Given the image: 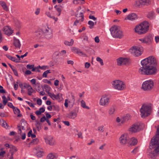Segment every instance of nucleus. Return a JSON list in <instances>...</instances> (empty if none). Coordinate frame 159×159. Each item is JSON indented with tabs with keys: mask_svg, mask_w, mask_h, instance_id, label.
I'll return each mask as SVG.
<instances>
[{
	"mask_svg": "<svg viewBox=\"0 0 159 159\" xmlns=\"http://www.w3.org/2000/svg\"><path fill=\"white\" fill-rule=\"evenodd\" d=\"M142 66L140 67L139 72L141 74L152 75L155 74L157 72V62L155 58L150 56L141 61Z\"/></svg>",
	"mask_w": 159,
	"mask_h": 159,
	"instance_id": "f257e3e1",
	"label": "nucleus"
},
{
	"mask_svg": "<svg viewBox=\"0 0 159 159\" xmlns=\"http://www.w3.org/2000/svg\"><path fill=\"white\" fill-rule=\"evenodd\" d=\"M147 153L148 157L152 159L155 158L156 154L159 155V125L157 128L156 135L151 140L150 148Z\"/></svg>",
	"mask_w": 159,
	"mask_h": 159,
	"instance_id": "f03ea898",
	"label": "nucleus"
},
{
	"mask_svg": "<svg viewBox=\"0 0 159 159\" xmlns=\"http://www.w3.org/2000/svg\"><path fill=\"white\" fill-rule=\"evenodd\" d=\"M110 30L111 34L113 38L121 39L124 36L123 32L117 26H113L110 28Z\"/></svg>",
	"mask_w": 159,
	"mask_h": 159,
	"instance_id": "7ed1b4c3",
	"label": "nucleus"
},
{
	"mask_svg": "<svg viewBox=\"0 0 159 159\" xmlns=\"http://www.w3.org/2000/svg\"><path fill=\"white\" fill-rule=\"evenodd\" d=\"M151 110L152 108L150 106L147 104H143L140 109L141 117L144 118L149 116Z\"/></svg>",
	"mask_w": 159,
	"mask_h": 159,
	"instance_id": "20e7f679",
	"label": "nucleus"
},
{
	"mask_svg": "<svg viewBox=\"0 0 159 159\" xmlns=\"http://www.w3.org/2000/svg\"><path fill=\"white\" fill-rule=\"evenodd\" d=\"M143 51V48L140 46H134L129 49V52L135 57L141 56L142 54Z\"/></svg>",
	"mask_w": 159,
	"mask_h": 159,
	"instance_id": "39448f33",
	"label": "nucleus"
},
{
	"mask_svg": "<svg viewBox=\"0 0 159 159\" xmlns=\"http://www.w3.org/2000/svg\"><path fill=\"white\" fill-rule=\"evenodd\" d=\"M112 87L115 89L122 90L126 88L125 84L124 82L119 80H115L111 82Z\"/></svg>",
	"mask_w": 159,
	"mask_h": 159,
	"instance_id": "423d86ee",
	"label": "nucleus"
},
{
	"mask_svg": "<svg viewBox=\"0 0 159 159\" xmlns=\"http://www.w3.org/2000/svg\"><path fill=\"white\" fill-rule=\"evenodd\" d=\"M110 98L106 94H104L101 96L100 99L99 104L102 106L107 107L109 104Z\"/></svg>",
	"mask_w": 159,
	"mask_h": 159,
	"instance_id": "0eeeda50",
	"label": "nucleus"
},
{
	"mask_svg": "<svg viewBox=\"0 0 159 159\" xmlns=\"http://www.w3.org/2000/svg\"><path fill=\"white\" fill-rule=\"evenodd\" d=\"M154 83L152 80H147L144 82L142 85V88L146 91L151 90L153 88Z\"/></svg>",
	"mask_w": 159,
	"mask_h": 159,
	"instance_id": "6e6552de",
	"label": "nucleus"
},
{
	"mask_svg": "<svg viewBox=\"0 0 159 159\" xmlns=\"http://www.w3.org/2000/svg\"><path fill=\"white\" fill-rule=\"evenodd\" d=\"M129 139L127 134L124 133L120 135L119 139V141L121 145H125L128 143Z\"/></svg>",
	"mask_w": 159,
	"mask_h": 159,
	"instance_id": "1a4fd4ad",
	"label": "nucleus"
},
{
	"mask_svg": "<svg viewBox=\"0 0 159 159\" xmlns=\"http://www.w3.org/2000/svg\"><path fill=\"white\" fill-rule=\"evenodd\" d=\"M142 129L141 125L139 123H137L133 125L129 129V130L132 133H134L139 131Z\"/></svg>",
	"mask_w": 159,
	"mask_h": 159,
	"instance_id": "9d476101",
	"label": "nucleus"
},
{
	"mask_svg": "<svg viewBox=\"0 0 159 159\" xmlns=\"http://www.w3.org/2000/svg\"><path fill=\"white\" fill-rule=\"evenodd\" d=\"M45 37L47 39H51L53 37L52 31L51 29L48 27L43 30Z\"/></svg>",
	"mask_w": 159,
	"mask_h": 159,
	"instance_id": "9b49d317",
	"label": "nucleus"
},
{
	"mask_svg": "<svg viewBox=\"0 0 159 159\" xmlns=\"http://www.w3.org/2000/svg\"><path fill=\"white\" fill-rule=\"evenodd\" d=\"M153 38L151 35L149 34L145 36L144 38L139 39V40L142 43L148 45L151 44L153 41Z\"/></svg>",
	"mask_w": 159,
	"mask_h": 159,
	"instance_id": "f8f14e48",
	"label": "nucleus"
},
{
	"mask_svg": "<svg viewBox=\"0 0 159 159\" xmlns=\"http://www.w3.org/2000/svg\"><path fill=\"white\" fill-rule=\"evenodd\" d=\"M117 61L118 66L129 65L130 64L129 60L126 58L120 57L117 60Z\"/></svg>",
	"mask_w": 159,
	"mask_h": 159,
	"instance_id": "ddd939ff",
	"label": "nucleus"
},
{
	"mask_svg": "<svg viewBox=\"0 0 159 159\" xmlns=\"http://www.w3.org/2000/svg\"><path fill=\"white\" fill-rule=\"evenodd\" d=\"M150 2V0H137L135 2V5L137 7H141L148 5Z\"/></svg>",
	"mask_w": 159,
	"mask_h": 159,
	"instance_id": "4468645a",
	"label": "nucleus"
},
{
	"mask_svg": "<svg viewBox=\"0 0 159 159\" xmlns=\"http://www.w3.org/2000/svg\"><path fill=\"white\" fill-rule=\"evenodd\" d=\"M45 142L47 144L53 146L56 144L55 140L51 136H48L44 138Z\"/></svg>",
	"mask_w": 159,
	"mask_h": 159,
	"instance_id": "2eb2a0df",
	"label": "nucleus"
},
{
	"mask_svg": "<svg viewBox=\"0 0 159 159\" xmlns=\"http://www.w3.org/2000/svg\"><path fill=\"white\" fill-rule=\"evenodd\" d=\"M135 31L136 33L139 34H144L147 32L140 24L135 27Z\"/></svg>",
	"mask_w": 159,
	"mask_h": 159,
	"instance_id": "dca6fc26",
	"label": "nucleus"
},
{
	"mask_svg": "<svg viewBox=\"0 0 159 159\" xmlns=\"http://www.w3.org/2000/svg\"><path fill=\"white\" fill-rule=\"evenodd\" d=\"M77 112L76 110H73L66 114L67 117L71 119H74L77 115Z\"/></svg>",
	"mask_w": 159,
	"mask_h": 159,
	"instance_id": "f3484780",
	"label": "nucleus"
},
{
	"mask_svg": "<svg viewBox=\"0 0 159 159\" xmlns=\"http://www.w3.org/2000/svg\"><path fill=\"white\" fill-rule=\"evenodd\" d=\"M116 107L115 105H113L111 106L109 108L108 113L109 116H112L115 114L116 110Z\"/></svg>",
	"mask_w": 159,
	"mask_h": 159,
	"instance_id": "a211bd4d",
	"label": "nucleus"
},
{
	"mask_svg": "<svg viewBox=\"0 0 159 159\" xmlns=\"http://www.w3.org/2000/svg\"><path fill=\"white\" fill-rule=\"evenodd\" d=\"M138 18L137 14L135 13H132L128 15L125 18V20H129L131 21H134Z\"/></svg>",
	"mask_w": 159,
	"mask_h": 159,
	"instance_id": "6ab92c4d",
	"label": "nucleus"
},
{
	"mask_svg": "<svg viewBox=\"0 0 159 159\" xmlns=\"http://www.w3.org/2000/svg\"><path fill=\"white\" fill-rule=\"evenodd\" d=\"M2 31L4 33L8 36H10L13 33V31L11 29V28L8 26H6L4 27L2 29Z\"/></svg>",
	"mask_w": 159,
	"mask_h": 159,
	"instance_id": "aec40b11",
	"label": "nucleus"
},
{
	"mask_svg": "<svg viewBox=\"0 0 159 159\" xmlns=\"http://www.w3.org/2000/svg\"><path fill=\"white\" fill-rule=\"evenodd\" d=\"M72 50L75 53L80 56H86V55L81 51V50L79 48L73 47L72 48Z\"/></svg>",
	"mask_w": 159,
	"mask_h": 159,
	"instance_id": "412c9836",
	"label": "nucleus"
},
{
	"mask_svg": "<svg viewBox=\"0 0 159 159\" xmlns=\"http://www.w3.org/2000/svg\"><path fill=\"white\" fill-rule=\"evenodd\" d=\"M140 25L147 32L148 31L150 26V24L148 22L146 21H144L140 23Z\"/></svg>",
	"mask_w": 159,
	"mask_h": 159,
	"instance_id": "4be33fe9",
	"label": "nucleus"
},
{
	"mask_svg": "<svg viewBox=\"0 0 159 159\" xmlns=\"http://www.w3.org/2000/svg\"><path fill=\"white\" fill-rule=\"evenodd\" d=\"M25 88H27L28 91V95L30 96L32 95L33 93L35 92V91L34 90L31 86L29 84H25L24 85Z\"/></svg>",
	"mask_w": 159,
	"mask_h": 159,
	"instance_id": "5701e85b",
	"label": "nucleus"
},
{
	"mask_svg": "<svg viewBox=\"0 0 159 159\" xmlns=\"http://www.w3.org/2000/svg\"><path fill=\"white\" fill-rule=\"evenodd\" d=\"M13 44L16 48H20L21 44L19 40L14 37V39Z\"/></svg>",
	"mask_w": 159,
	"mask_h": 159,
	"instance_id": "b1692460",
	"label": "nucleus"
},
{
	"mask_svg": "<svg viewBox=\"0 0 159 159\" xmlns=\"http://www.w3.org/2000/svg\"><path fill=\"white\" fill-rule=\"evenodd\" d=\"M84 11L79 12V11H78L76 14L75 16L77 17L81 18V19H80L81 21H83L84 20Z\"/></svg>",
	"mask_w": 159,
	"mask_h": 159,
	"instance_id": "393cba45",
	"label": "nucleus"
},
{
	"mask_svg": "<svg viewBox=\"0 0 159 159\" xmlns=\"http://www.w3.org/2000/svg\"><path fill=\"white\" fill-rule=\"evenodd\" d=\"M138 141L136 139L134 138H132L130 139V141L129 143L128 146H134L136 145Z\"/></svg>",
	"mask_w": 159,
	"mask_h": 159,
	"instance_id": "a878e982",
	"label": "nucleus"
},
{
	"mask_svg": "<svg viewBox=\"0 0 159 159\" xmlns=\"http://www.w3.org/2000/svg\"><path fill=\"white\" fill-rule=\"evenodd\" d=\"M131 118L129 114H127L126 116L123 117L121 121V123L123 124L129 120Z\"/></svg>",
	"mask_w": 159,
	"mask_h": 159,
	"instance_id": "bb28decb",
	"label": "nucleus"
},
{
	"mask_svg": "<svg viewBox=\"0 0 159 159\" xmlns=\"http://www.w3.org/2000/svg\"><path fill=\"white\" fill-rule=\"evenodd\" d=\"M43 33V30H38L34 32V35L35 37L40 38L41 36Z\"/></svg>",
	"mask_w": 159,
	"mask_h": 159,
	"instance_id": "cd10ccee",
	"label": "nucleus"
},
{
	"mask_svg": "<svg viewBox=\"0 0 159 159\" xmlns=\"http://www.w3.org/2000/svg\"><path fill=\"white\" fill-rule=\"evenodd\" d=\"M13 109L14 113L16 115H17V117H20L22 116L21 114L20 113V110L17 107H15Z\"/></svg>",
	"mask_w": 159,
	"mask_h": 159,
	"instance_id": "c85d7f7f",
	"label": "nucleus"
},
{
	"mask_svg": "<svg viewBox=\"0 0 159 159\" xmlns=\"http://www.w3.org/2000/svg\"><path fill=\"white\" fill-rule=\"evenodd\" d=\"M155 13L153 11L149 12L147 15V17L150 20L153 19L155 17Z\"/></svg>",
	"mask_w": 159,
	"mask_h": 159,
	"instance_id": "c756f323",
	"label": "nucleus"
},
{
	"mask_svg": "<svg viewBox=\"0 0 159 159\" xmlns=\"http://www.w3.org/2000/svg\"><path fill=\"white\" fill-rule=\"evenodd\" d=\"M10 152L11 153V155H13L14 153L16 152L17 150V148L16 147L13 146L12 145H10Z\"/></svg>",
	"mask_w": 159,
	"mask_h": 159,
	"instance_id": "7c9ffc66",
	"label": "nucleus"
},
{
	"mask_svg": "<svg viewBox=\"0 0 159 159\" xmlns=\"http://www.w3.org/2000/svg\"><path fill=\"white\" fill-rule=\"evenodd\" d=\"M0 4L4 10L6 11H8V7L4 2L2 1H0Z\"/></svg>",
	"mask_w": 159,
	"mask_h": 159,
	"instance_id": "2f4dec72",
	"label": "nucleus"
},
{
	"mask_svg": "<svg viewBox=\"0 0 159 159\" xmlns=\"http://www.w3.org/2000/svg\"><path fill=\"white\" fill-rule=\"evenodd\" d=\"M6 56L9 59L11 60L12 61L16 63H18V61H17V59L15 57H13L8 54H7Z\"/></svg>",
	"mask_w": 159,
	"mask_h": 159,
	"instance_id": "473e14b6",
	"label": "nucleus"
},
{
	"mask_svg": "<svg viewBox=\"0 0 159 159\" xmlns=\"http://www.w3.org/2000/svg\"><path fill=\"white\" fill-rule=\"evenodd\" d=\"M56 154L52 153L48 154L47 156V159H56Z\"/></svg>",
	"mask_w": 159,
	"mask_h": 159,
	"instance_id": "72a5a7b5",
	"label": "nucleus"
},
{
	"mask_svg": "<svg viewBox=\"0 0 159 159\" xmlns=\"http://www.w3.org/2000/svg\"><path fill=\"white\" fill-rule=\"evenodd\" d=\"M75 101V97L73 94L71 95V99L69 101L70 103H71V105L72 107L74 105Z\"/></svg>",
	"mask_w": 159,
	"mask_h": 159,
	"instance_id": "f704fd0d",
	"label": "nucleus"
},
{
	"mask_svg": "<svg viewBox=\"0 0 159 159\" xmlns=\"http://www.w3.org/2000/svg\"><path fill=\"white\" fill-rule=\"evenodd\" d=\"M45 110V109L44 108L41 107L39 109V110L36 111L35 113L37 115H39L41 114V113L44 112Z\"/></svg>",
	"mask_w": 159,
	"mask_h": 159,
	"instance_id": "c9c22d12",
	"label": "nucleus"
},
{
	"mask_svg": "<svg viewBox=\"0 0 159 159\" xmlns=\"http://www.w3.org/2000/svg\"><path fill=\"white\" fill-rule=\"evenodd\" d=\"M80 103L81 106L84 108H85L87 109H89V107L86 105L85 102L83 100H82L81 101Z\"/></svg>",
	"mask_w": 159,
	"mask_h": 159,
	"instance_id": "e433bc0d",
	"label": "nucleus"
},
{
	"mask_svg": "<svg viewBox=\"0 0 159 159\" xmlns=\"http://www.w3.org/2000/svg\"><path fill=\"white\" fill-rule=\"evenodd\" d=\"M0 122L1 125H2V127L6 128H8V126L7 123L6 122V121H5L3 120L2 119V120H0Z\"/></svg>",
	"mask_w": 159,
	"mask_h": 159,
	"instance_id": "4c0bfd02",
	"label": "nucleus"
},
{
	"mask_svg": "<svg viewBox=\"0 0 159 159\" xmlns=\"http://www.w3.org/2000/svg\"><path fill=\"white\" fill-rule=\"evenodd\" d=\"M74 43V40L73 39H71L70 41H65L64 42V43L66 45L69 46H72Z\"/></svg>",
	"mask_w": 159,
	"mask_h": 159,
	"instance_id": "58836bf2",
	"label": "nucleus"
},
{
	"mask_svg": "<svg viewBox=\"0 0 159 159\" xmlns=\"http://www.w3.org/2000/svg\"><path fill=\"white\" fill-rule=\"evenodd\" d=\"M88 24L89 25V28L90 29H92L93 28L94 25V23L93 21L89 20L88 21Z\"/></svg>",
	"mask_w": 159,
	"mask_h": 159,
	"instance_id": "ea45409f",
	"label": "nucleus"
},
{
	"mask_svg": "<svg viewBox=\"0 0 159 159\" xmlns=\"http://www.w3.org/2000/svg\"><path fill=\"white\" fill-rule=\"evenodd\" d=\"M48 94L50 97L53 100L56 99V95L54 94L53 93H48Z\"/></svg>",
	"mask_w": 159,
	"mask_h": 159,
	"instance_id": "a19ab883",
	"label": "nucleus"
},
{
	"mask_svg": "<svg viewBox=\"0 0 159 159\" xmlns=\"http://www.w3.org/2000/svg\"><path fill=\"white\" fill-rule=\"evenodd\" d=\"M96 60L100 63L101 66H103L104 65L103 60L100 57H97L96 58Z\"/></svg>",
	"mask_w": 159,
	"mask_h": 159,
	"instance_id": "79ce46f5",
	"label": "nucleus"
},
{
	"mask_svg": "<svg viewBox=\"0 0 159 159\" xmlns=\"http://www.w3.org/2000/svg\"><path fill=\"white\" fill-rule=\"evenodd\" d=\"M2 98L3 99V103L4 105H6L7 102V100L5 95H3Z\"/></svg>",
	"mask_w": 159,
	"mask_h": 159,
	"instance_id": "37998d69",
	"label": "nucleus"
},
{
	"mask_svg": "<svg viewBox=\"0 0 159 159\" xmlns=\"http://www.w3.org/2000/svg\"><path fill=\"white\" fill-rule=\"evenodd\" d=\"M50 70H47L44 71L43 74V77L46 78L47 76V75L48 73H50Z\"/></svg>",
	"mask_w": 159,
	"mask_h": 159,
	"instance_id": "c03bdc74",
	"label": "nucleus"
},
{
	"mask_svg": "<svg viewBox=\"0 0 159 159\" xmlns=\"http://www.w3.org/2000/svg\"><path fill=\"white\" fill-rule=\"evenodd\" d=\"M53 110L56 111H58L59 110V107L57 105H52Z\"/></svg>",
	"mask_w": 159,
	"mask_h": 159,
	"instance_id": "a18cd8bd",
	"label": "nucleus"
},
{
	"mask_svg": "<svg viewBox=\"0 0 159 159\" xmlns=\"http://www.w3.org/2000/svg\"><path fill=\"white\" fill-rule=\"evenodd\" d=\"M44 154L43 152L40 151V152H37L36 153L37 156L39 157H41Z\"/></svg>",
	"mask_w": 159,
	"mask_h": 159,
	"instance_id": "49530a36",
	"label": "nucleus"
},
{
	"mask_svg": "<svg viewBox=\"0 0 159 159\" xmlns=\"http://www.w3.org/2000/svg\"><path fill=\"white\" fill-rule=\"evenodd\" d=\"M17 129H18V133L21 135V133H22L23 132L22 131L23 130L20 127V125H18Z\"/></svg>",
	"mask_w": 159,
	"mask_h": 159,
	"instance_id": "de8ad7c7",
	"label": "nucleus"
},
{
	"mask_svg": "<svg viewBox=\"0 0 159 159\" xmlns=\"http://www.w3.org/2000/svg\"><path fill=\"white\" fill-rule=\"evenodd\" d=\"M39 142V140L38 139L36 138L33 139L32 141L30 143H33L34 144H37Z\"/></svg>",
	"mask_w": 159,
	"mask_h": 159,
	"instance_id": "09e8293b",
	"label": "nucleus"
},
{
	"mask_svg": "<svg viewBox=\"0 0 159 159\" xmlns=\"http://www.w3.org/2000/svg\"><path fill=\"white\" fill-rule=\"evenodd\" d=\"M54 7L56 8L57 11L59 13L58 15H60V13L61 11V8H60V7H57V5L55 6Z\"/></svg>",
	"mask_w": 159,
	"mask_h": 159,
	"instance_id": "8fccbe9b",
	"label": "nucleus"
},
{
	"mask_svg": "<svg viewBox=\"0 0 159 159\" xmlns=\"http://www.w3.org/2000/svg\"><path fill=\"white\" fill-rule=\"evenodd\" d=\"M35 150L36 152H40V151L43 152V149L41 148L38 147L35 148Z\"/></svg>",
	"mask_w": 159,
	"mask_h": 159,
	"instance_id": "3c124183",
	"label": "nucleus"
},
{
	"mask_svg": "<svg viewBox=\"0 0 159 159\" xmlns=\"http://www.w3.org/2000/svg\"><path fill=\"white\" fill-rule=\"evenodd\" d=\"M98 130L102 132H103L104 131V126H101L98 128Z\"/></svg>",
	"mask_w": 159,
	"mask_h": 159,
	"instance_id": "603ef678",
	"label": "nucleus"
},
{
	"mask_svg": "<svg viewBox=\"0 0 159 159\" xmlns=\"http://www.w3.org/2000/svg\"><path fill=\"white\" fill-rule=\"evenodd\" d=\"M80 20L79 19V20H76L74 22V25H77V24L80 23V24L83 21H80Z\"/></svg>",
	"mask_w": 159,
	"mask_h": 159,
	"instance_id": "864d4df0",
	"label": "nucleus"
},
{
	"mask_svg": "<svg viewBox=\"0 0 159 159\" xmlns=\"http://www.w3.org/2000/svg\"><path fill=\"white\" fill-rule=\"evenodd\" d=\"M44 88L46 90L49 91L51 89V88L48 85L45 84L44 85Z\"/></svg>",
	"mask_w": 159,
	"mask_h": 159,
	"instance_id": "5fc2aeb1",
	"label": "nucleus"
},
{
	"mask_svg": "<svg viewBox=\"0 0 159 159\" xmlns=\"http://www.w3.org/2000/svg\"><path fill=\"white\" fill-rule=\"evenodd\" d=\"M34 66V65H30L29 64L27 65L26 66V67L27 69H31Z\"/></svg>",
	"mask_w": 159,
	"mask_h": 159,
	"instance_id": "6e6d98bb",
	"label": "nucleus"
},
{
	"mask_svg": "<svg viewBox=\"0 0 159 159\" xmlns=\"http://www.w3.org/2000/svg\"><path fill=\"white\" fill-rule=\"evenodd\" d=\"M138 151V147H137L135 148L132 152L134 153H136Z\"/></svg>",
	"mask_w": 159,
	"mask_h": 159,
	"instance_id": "4d7b16f0",
	"label": "nucleus"
},
{
	"mask_svg": "<svg viewBox=\"0 0 159 159\" xmlns=\"http://www.w3.org/2000/svg\"><path fill=\"white\" fill-rule=\"evenodd\" d=\"M77 135L79 138H81V139H83V137L82 135V133L81 132H78Z\"/></svg>",
	"mask_w": 159,
	"mask_h": 159,
	"instance_id": "13d9d810",
	"label": "nucleus"
},
{
	"mask_svg": "<svg viewBox=\"0 0 159 159\" xmlns=\"http://www.w3.org/2000/svg\"><path fill=\"white\" fill-rule=\"evenodd\" d=\"M45 14L48 17L52 18V16H51V13L50 12H49L47 11L46 12Z\"/></svg>",
	"mask_w": 159,
	"mask_h": 159,
	"instance_id": "bf43d9fd",
	"label": "nucleus"
},
{
	"mask_svg": "<svg viewBox=\"0 0 159 159\" xmlns=\"http://www.w3.org/2000/svg\"><path fill=\"white\" fill-rule=\"evenodd\" d=\"M68 100L67 99H65V102L64 103V106L66 108L68 107Z\"/></svg>",
	"mask_w": 159,
	"mask_h": 159,
	"instance_id": "052dcab7",
	"label": "nucleus"
},
{
	"mask_svg": "<svg viewBox=\"0 0 159 159\" xmlns=\"http://www.w3.org/2000/svg\"><path fill=\"white\" fill-rule=\"evenodd\" d=\"M26 103H27L30 107H34V106L33 105V104L29 102V101H26Z\"/></svg>",
	"mask_w": 159,
	"mask_h": 159,
	"instance_id": "680f3d73",
	"label": "nucleus"
},
{
	"mask_svg": "<svg viewBox=\"0 0 159 159\" xmlns=\"http://www.w3.org/2000/svg\"><path fill=\"white\" fill-rule=\"evenodd\" d=\"M89 18L90 19L93 20H97V18L95 17L94 16L92 15H90L89 16Z\"/></svg>",
	"mask_w": 159,
	"mask_h": 159,
	"instance_id": "e2e57ef3",
	"label": "nucleus"
},
{
	"mask_svg": "<svg viewBox=\"0 0 159 159\" xmlns=\"http://www.w3.org/2000/svg\"><path fill=\"white\" fill-rule=\"evenodd\" d=\"M24 123H23V124L21 123V125H20V127L21 128L22 130L25 131V128L24 126Z\"/></svg>",
	"mask_w": 159,
	"mask_h": 159,
	"instance_id": "0e129e2a",
	"label": "nucleus"
},
{
	"mask_svg": "<svg viewBox=\"0 0 159 159\" xmlns=\"http://www.w3.org/2000/svg\"><path fill=\"white\" fill-rule=\"evenodd\" d=\"M90 66V63L86 62L85 64V67L86 68H88Z\"/></svg>",
	"mask_w": 159,
	"mask_h": 159,
	"instance_id": "69168bd1",
	"label": "nucleus"
},
{
	"mask_svg": "<svg viewBox=\"0 0 159 159\" xmlns=\"http://www.w3.org/2000/svg\"><path fill=\"white\" fill-rule=\"evenodd\" d=\"M46 118L45 117V116H44L43 117L41 118L40 119V121L41 122H43L46 120Z\"/></svg>",
	"mask_w": 159,
	"mask_h": 159,
	"instance_id": "338daca9",
	"label": "nucleus"
},
{
	"mask_svg": "<svg viewBox=\"0 0 159 159\" xmlns=\"http://www.w3.org/2000/svg\"><path fill=\"white\" fill-rule=\"evenodd\" d=\"M37 103L39 105H41L42 104V100L40 99H38L37 101Z\"/></svg>",
	"mask_w": 159,
	"mask_h": 159,
	"instance_id": "774afa93",
	"label": "nucleus"
}]
</instances>
